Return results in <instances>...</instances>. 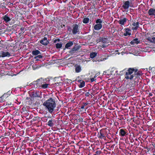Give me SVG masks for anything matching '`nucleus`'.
Masks as SVG:
<instances>
[{"label":"nucleus","instance_id":"obj_44","mask_svg":"<svg viewBox=\"0 0 155 155\" xmlns=\"http://www.w3.org/2000/svg\"><path fill=\"white\" fill-rule=\"evenodd\" d=\"M88 103H84V107L87 106L88 104Z\"/></svg>","mask_w":155,"mask_h":155},{"label":"nucleus","instance_id":"obj_23","mask_svg":"<svg viewBox=\"0 0 155 155\" xmlns=\"http://www.w3.org/2000/svg\"><path fill=\"white\" fill-rule=\"evenodd\" d=\"M78 82L80 83V84L78 85L80 88H82L84 87L85 86V82L84 81L82 80H78Z\"/></svg>","mask_w":155,"mask_h":155},{"label":"nucleus","instance_id":"obj_38","mask_svg":"<svg viewBox=\"0 0 155 155\" xmlns=\"http://www.w3.org/2000/svg\"><path fill=\"white\" fill-rule=\"evenodd\" d=\"M152 42L155 43V37H153L152 38Z\"/></svg>","mask_w":155,"mask_h":155},{"label":"nucleus","instance_id":"obj_46","mask_svg":"<svg viewBox=\"0 0 155 155\" xmlns=\"http://www.w3.org/2000/svg\"><path fill=\"white\" fill-rule=\"evenodd\" d=\"M149 95L150 96H152V93H150L149 94Z\"/></svg>","mask_w":155,"mask_h":155},{"label":"nucleus","instance_id":"obj_22","mask_svg":"<svg viewBox=\"0 0 155 155\" xmlns=\"http://www.w3.org/2000/svg\"><path fill=\"white\" fill-rule=\"evenodd\" d=\"M73 45V41H69L65 45V48L68 49L69 48L72 46Z\"/></svg>","mask_w":155,"mask_h":155},{"label":"nucleus","instance_id":"obj_36","mask_svg":"<svg viewBox=\"0 0 155 155\" xmlns=\"http://www.w3.org/2000/svg\"><path fill=\"white\" fill-rule=\"evenodd\" d=\"M60 41V40L59 38L55 39L54 41V43H56L57 41Z\"/></svg>","mask_w":155,"mask_h":155},{"label":"nucleus","instance_id":"obj_47","mask_svg":"<svg viewBox=\"0 0 155 155\" xmlns=\"http://www.w3.org/2000/svg\"><path fill=\"white\" fill-rule=\"evenodd\" d=\"M95 85H94V86L93 87L92 89L93 90L95 88H96V87H95Z\"/></svg>","mask_w":155,"mask_h":155},{"label":"nucleus","instance_id":"obj_5","mask_svg":"<svg viewBox=\"0 0 155 155\" xmlns=\"http://www.w3.org/2000/svg\"><path fill=\"white\" fill-rule=\"evenodd\" d=\"M107 132L104 129H101L100 132L98 133L97 137L98 138L105 140L106 136H107Z\"/></svg>","mask_w":155,"mask_h":155},{"label":"nucleus","instance_id":"obj_26","mask_svg":"<svg viewBox=\"0 0 155 155\" xmlns=\"http://www.w3.org/2000/svg\"><path fill=\"white\" fill-rule=\"evenodd\" d=\"M97 55V52H94L90 53V57L91 58H94Z\"/></svg>","mask_w":155,"mask_h":155},{"label":"nucleus","instance_id":"obj_18","mask_svg":"<svg viewBox=\"0 0 155 155\" xmlns=\"http://www.w3.org/2000/svg\"><path fill=\"white\" fill-rule=\"evenodd\" d=\"M75 71L77 73L80 72L81 71V67L80 65L75 64L74 65Z\"/></svg>","mask_w":155,"mask_h":155},{"label":"nucleus","instance_id":"obj_19","mask_svg":"<svg viewBox=\"0 0 155 155\" xmlns=\"http://www.w3.org/2000/svg\"><path fill=\"white\" fill-rule=\"evenodd\" d=\"M124 30L125 31V33L124 34V36H130L131 35V33L129 32L131 31V30L129 28H125Z\"/></svg>","mask_w":155,"mask_h":155},{"label":"nucleus","instance_id":"obj_48","mask_svg":"<svg viewBox=\"0 0 155 155\" xmlns=\"http://www.w3.org/2000/svg\"><path fill=\"white\" fill-rule=\"evenodd\" d=\"M101 47L102 48H104L106 46H105V45H103Z\"/></svg>","mask_w":155,"mask_h":155},{"label":"nucleus","instance_id":"obj_53","mask_svg":"<svg viewBox=\"0 0 155 155\" xmlns=\"http://www.w3.org/2000/svg\"><path fill=\"white\" fill-rule=\"evenodd\" d=\"M47 120H48L47 119H46L45 120H46V121H47Z\"/></svg>","mask_w":155,"mask_h":155},{"label":"nucleus","instance_id":"obj_13","mask_svg":"<svg viewBox=\"0 0 155 155\" xmlns=\"http://www.w3.org/2000/svg\"><path fill=\"white\" fill-rule=\"evenodd\" d=\"M47 80L45 79L44 80L42 78L38 79V86L39 87H41L43 84L45 82V81Z\"/></svg>","mask_w":155,"mask_h":155},{"label":"nucleus","instance_id":"obj_33","mask_svg":"<svg viewBox=\"0 0 155 155\" xmlns=\"http://www.w3.org/2000/svg\"><path fill=\"white\" fill-rule=\"evenodd\" d=\"M20 30L21 31V33L23 34L25 32V28L24 27H21L20 28Z\"/></svg>","mask_w":155,"mask_h":155},{"label":"nucleus","instance_id":"obj_8","mask_svg":"<svg viewBox=\"0 0 155 155\" xmlns=\"http://www.w3.org/2000/svg\"><path fill=\"white\" fill-rule=\"evenodd\" d=\"M10 96V94L8 93H5L2 97H0V102H4L9 100V97Z\"/></svg>","mask_w":155,"mask_h":155},{"label":"nucleus","instance_id":"obj_54","mask_svg":"<svg viewBox=\"0 0 155 155\" xmlns=\"http://www.w3.org/2000/svg\"><path fill=\"white\" fill-rule=\"evenodd\" d=\"M103 31V29L101 30V31Z\"/></svg>","mask_w":155,"mask_h":155},{"label":"nucleus","instance_id":"obj_41","mask_svg":"<svg viewBox=\"0 0 155 155\" xmlns=\"http://www.w3.org/2000/svg\"><path fill=\"white\" fill-rule=\"evenodd\" d=\"M96 80V79L95 80L94 78H91V82H93V81H95V80Z\"/></svg>","mask_w":155,"mask_h":155},{"label":"nucleus","instance_id":"obj_51","mask_svg":"<svg viewBox=\"0 0 155 155\" xmlns=\"http://www.w3.org/2000/svg\"><path fill=\"white\" fill-rule=\"evenodd\" d=\"M121 119H124L123 117H121Z\"/></svg>","mask_w":155,"mask_h":155},{"label":"nucleus","instance_id":"obj_32","mask_svg":"<svg viewBox=\"0 0 155 155\" xmlns=\"http://www.w3.org/2000/svg\"><path fill=\"white\" fill-rule=\"evenodd\" d=\"M32 84H34V85H36L37 86V87H38V79L36 81H34L32 82Z\"/></svg>","mask_w":155,"mask_h":155},{"label":"nucleus","instance_id":"obj_11","mask_svg":"<svg viewBox=\"0 0 155 155\" xmlns=\"http://www.w3.org/2000/svg\"><path fill=\"white\" fill-rule=\"evenodd\" d=\"M128 134V130L125 128L121 129L119 130V135L121 136H125Z\"/></svg>","mask_w":155,"mask_h":155},{"label":"nucleus","instance_id":"obj_7","mask_svg":"<svg viewBox=\"0 0 155 155\" xmlns=\"http://www.w3.org/2000/svg\"><path fill=\"white\" fill-rule=\"evenodd\" d=\"M81 48L80 45H75L73 48L69 51V53L71 54H73L77 53L78 51L80 48Z\"/></svg>","mask_w":155,"mask_h":155},{"label":"nucleus","instance_id":"obj_20","mask_svg":"<svg viewBox=\"0 0 155 155\" xmlns=\"http://www.w3.org/2000/svg\"><path fill=\"white\" fill-rule=\"evenodd\" d=\"M148 13L150 15H155V9L153 8H150L148 10Z\"/></svg>","mask_w":155,"mask_h":155},{"label":"nucleus","instance_id":"obj_12","mask_svg":"<svg viewBox=\"0 0 155 155\" xmlns=\"http://www.w3.org/2000/svg\"><path fill=\"white\" fill-rule=\"evenodd\" d=\"M56 120L52 118L49 120L47 124L50 127H53L55 124Z\"/></svg>","mask_w":155,"mask_h":155},{"label":"nucleus","instance_id":"obj_24","mask_svg":"<svg viewBox=\"0 0 155 155\" xmlns=\"http://www.w3.org/2000/svg\"><path fill=\"white\" fill-rule=\"evenodd\" d=\"M41 54L40 52L38 50H34L32 52V54L33 55H37Z\"/></svg>","mask_w":155,"mask_h":155},{"label":"nucleus","instance_id":"obj_2","mask_svg":"<svg viewBox=\"0 0 155 155\" xmlns=\"http://www.w3.org/2000/svg\"><path fill=\"white\" fill-rule=\"evenodd\" d=\"M43 105L45 107L46 109L50 114L54 113V108L56 107V103L54 99L50 97L44 102Z\"/></svg>","mask_w":155,"mask_h":155},{"label":"nucleus","instance_id":"obj_15","mask_svg":"<svg viewBox=\"0 0 155 155\" xmlns=\"http://www.w3.org/2000/svg\"><path fill=\"white\" fill-rule=\"evenodd\" d=\"M127 21H128V19L124 17L122 19H120L118 21V23L121 25H124Z\"/></svg>","mask_w":155,"mask_h":155},{"label":"nucleus","instance_id":"obj_40","mask_svg":"<svg viewBox=\"0 0 155 155\" xmlns=\"http://www.w3.org/2000/svg\"><path fill=\"white\" fill-rule=\"evenodd\" d=\"M147 39L149 41L152 42V40L149 37Z\"/></svg>","mask_w":155,"mask_h":155},{"label":"nucleus","instance_id":"obj_43","mask_svg":"<svg viewBox=\"0 0 155 155\" xmlns=\"http://www.w3.org/2000/svg\"><path fill=\"white\" fill-rule=\"evenodd\" d=\"M5 135H6V136H8V135H9V132H7L6 133H5Z\"/></svg>","mask_w":155,"mask_h":155},{"label":"nucleus","instance_id":"obj_16","mask_svg":"<svg viewBox=\"0 0 155 155\" xmlns=\"http://www.w3.org/2000/svg\"><path fill=\"white\" fill-rule=\"evenodd\" d=\"M2 18V19L4 20L6 23H8L11 20V18L8 16L7 15H5Z\"/></svg>","mask_w":155,"mask_h":155},{"label":"nucleus","instance_id":"obj_49","mask_svg":"<svg viewBox=\"0 0 155 155\" xmlns=\"http://www.w3.org/2000/svg\"><path fill=\"white\" fill-rule=\"evenodd\" d=\"M35 59V61H38L39 60V59L38 58H37L36 59Z\"/></svg>","mask_w":155,"mask_h":155},{"label":"nucleus","instance_id":"obj_3","mask_svg":"<svg viewBox=\"0 0 155 155\" xmlns=\"http://www.w3.org/2000/svg\"><path fill=\"white\" fill-rule=\"evenodd\" d=\"M67 30L69 35H76L79 31V26L77 24L73 25L72 27L68 26Z\"/></svg>","mask_w":155,"mask_h":155},{"label":"nucleus","instance_id":"obj_55","mask_svg":"<svg viewBox=\"0 0 155 155\" xmlns=\"http://www.w3.org/2000/svg\"><path fill=\"white\" fill-rule=\"evenodd\" d=\"M63 26H64L65 25H63Z\"/></svg>","mask_w":155,"mask_h":155},{"label":"nucleus","instance_id":"obj_52","mask_svg":"<svg viewBox=\"0 0 155 155\" xmlns=\"http://www.w3.org/2000/svg\"><path fill=\"white\" fill-rule=\"evenodd\" d=\"M97 89V88H96V89H95L94 90V91L95 90H96Z\"/></svg>","mask_w":155,"mask_h":155},{"label":"nucleus","instance_id":"obj_14","mask_svg":"<svg viewBox=\"0 0 155 155\" xmlns=\"http://www.w3.org/2000/svg\"><path fill=\"white\" fill-rule=\"evenodd\" d=\"M139 23L138 21L136 22L134 21L132 23V25L135 27H132V29L133 30H137L138 28L139 27Z\"/></svg>","mask_w":155,"mask_h":155},{"label":"nucleus","instance_id":"obj_37","mask_svg":"<svg viewBox=\"0 0 155 155\" xmlns=\"http://www.w3.org/2000/svg\"><path fill=\"white\" fill-rule=\"evenodd\" d=\"M90 95V93L89 92H87L85 94L86 96L89 97Z\"/></svg>","mask_w":155,"mask_h":155},{"label":"nucleus","instance_id":"obj_29","mask_svg":"<svg viewBox=\"0 0 155 155\" xmlns=\"http://www.w3.org/2000/svg\"><path fill=\"white\" fill-rule=\"evenodd\" d=\"M103 21V19L98 18L96 21V24H101Z\"/></svg>","mask_w":155,"mask_h":155},{"label":"nucleus","instance_id":"obj_35","mask_svg":"<svg viewBox=\"0 0 155 155\" xmlns=\"http://www.w3.org/2000/svg\"><path fill=\"white\" fill-rule=\"evenodd\" d=\"M34 97H39V95L38 94H37V92L35 93V94H34Z\"/></svg>","mask_w":155,"mask_h":155},{"label":"nucleus","instance_id":"obj_17","mask_svg":"<svg viewBox=\"0 0 155 155\" xmlns=\"http://www.w3.org/2000/svg\"><path fill=\"white\" fill-rule=\"evenodd\" d=\"M140 43V40H139L138 38H136L133 39L130 42V44L131 45H134L135 44H137Z\"/></svg>","mask_w":155,"mask_h":155},{"label":"nucleus","instance_id":"obj_4","mask_svg":"<svg viewBox=\"0 0 155 155\" xmlns=\"http://www.w3.org/2000/svg\"><path fill=\"white\" fill-rule=\"evenodd\" d=\"M132 0L124 1L123 4L121 6V9H123L125 10H127L129 7H134L133 4L131 2Z\"/></svg>","mask_w":155,"mask_h":155},{"label":"nucleus","instance_id":"obj_25","mask_svg":"<svg viewBox=\"0 0 155 155\" xmlns=\"http://www.w3.org/2000/svg\"><path fill=\"white\" fill-rule=\"evenodd\" d=\"M104 59H106V58H104L103 59H102L101 58H94L93 60L92 61L94 62H99L101 61H102L104 60Z\"/></svg>","mask_w":155,"mask_h":155},{"label":"nucleus","instance_id":"obj_39","mask_svg":"<svg viewBox=\"0 0 155 155\" xmlns=\"http://www.w3.org/2000/svg\"><path fill=\"white\" fill-rule=\"evenodd\" d=\"M46 117H47L48 118H51V117L50 116H47V117H43L42 118V119L43 120H45V118H46Z\"/></svg>","mask_w":155,"mask_h":155},{"label":"nucleus","instance_id":"obj_31","mask_svg":"<svg viewBox=\"0 0 155 155\" xmlns=\"http://www.w3.org/2000/svg\"><path fill=\"white\" fill-rule=\"evenodd\" d=\"M42 58V56L41 55H38L37 56H36L35 57V59H36L37 58H38L39 59L41 58Z\"/></svg>","mask_w":155,"mask_h":155},{"label":"nucleus","instance_id":"obj_21","mask_svg":"<svg viewBox=\"0 0 155 155\" xmlns=\"http://www.w3.org/2000/svg\"><path fill=\"white\" fill-rule=\"evenodd\" d=\"M101 24H97L94 26V29L95 30H99L101 29L102 28Z\"/></svg>","mask_w":155,"mask_h":155},{"label":"nucleus","instance_id":"obj_50","mask_svg":"<svg viewBox=\"0 0 155 155\" xmlns=\"http://www.w3.org/2000/svg\"><path fill=\"white\" fill-rule=\"evenodd\" d=\"M98 75H97V74H95L94 76V78H96V77H97Z\"/></svg>","mask_w":155,"mask_h":155},{"label":"nucleus","instance_id":"obj_34","mask_svg":"<svg viewBox=\"0 0 155 155\" xmlns=\"http://www.w3.org/2000/svg\"><path fill=\"white\" fill-rule=\"evenodd\" d=\"M101 153V152L100 150H97L95 152L96 154L98 155L100 154Z\"/></svg>","mask_w":155,"mask_h":155},{"label":"nucleus","instance_id":"obj_9","mask_svg":"<svg viewBox=\"0 0 155 155\" xmlns=\"http://www.w3.org/2000/svg\"><path fill=\"white\" fill-rule=\"evenodd\" d=\"M108 38L107 37H99L97 39V41L98 42H101L104 43H108Z\"/></svg>","mask_w":155,"mask_h":155},{"label":"nucleus","instance_id":"obj_6","mask_svg":"<svg viewBox=\"0 0 155 155\" xmlns=\"http://www.w3.org/2000/svg\"><path fill=\"white\" fill-rule=\"evenodd\" d=\"M11 56L9 52L3 49H0V58L9 57Z\"/></svg>","mask_w":155,"mask_h":155},{"label":"nucleus","instance_id":"obj_30","mask_svg":"<svg viewBox=\"0 0 155 155\" xmlns=\"http://www.w3.org/2000/svg\"><path fill=\"white\" fill-rule=\"evenodd\" d=\"M62 46V44L58 43L55 45L56 48L57 49H59L61 48Z\"/></svg>","mask_w":155,"mask_h":155},{"label":"nucleus","instance_id":"obj_1","mask_svg":"<svg viewBox=\"0 0 155 155\" xmlns=\"http://www.w3.org/2000/svg\"><path fill=\"white\" fill-rule=\"evenodd\" d=\"M122 72H124V79L134 82L135 84H137L140 80V77L143 74L141 71L138 70L136 68H128L124 69Z\"/></svg>","mask_w":155,"mask_h":155},{"label":"nucleus","instance_id":"obj_27","mask_svg":"<svg viewBox=\"0 0 155 155\" xmlns=\"http://www.w3.org/2000/svg\"><path fill=\"white\" fill-rule=\"evenodd\" d=\"M49 85V84H47L45 82L44 84H43L41 87L43 89H45L48 87V86Z\"/></svg>","mask_w":155,"mask_h":155},{"label":"nucleus","instance_id":"obj_10","mask_svg":"<svg viewBox=\"0 0 155 155\" xmlns=\"http://www.w3.org/2000/svg\"><path fill=\"white\" fill-rule=\"evenodd\" d=\"M39 42L41 45L44 46L47 45L49 43V41L47 39V38L46 37H44L42 38Z\"/></svg>","mask_w":155,"mask_h":155},{"label":"nucleus","instance_id":"obj_45","mask_svg":"<svg viewBox=\"0 0 155 155\" xmlns=\"http://www.w3.org/2000/svg\"><path fill=\"white\" fill-rule=\"evenodd\" d=\"M84 106L83 105L81 106V109H84Z\"/></svg>","mask_w":155,"mask_h":155},{"label":"nucleus","instance_id":"obj_42","mask_svg":"<svg viewBox=\"0 0 155 155\" xmlns=\"http://www.w3.org/2000/svg\"><path fill=\"white\" fill-rule=\"evenodd\" d=\"M79 121H81V122H83V119H82V118H80V119H79Z\"/></svg>","mask_w":155,"mask_h":155},{"label":"nucleus","instance_id":"obj_28","mask_svg":"<svg viewBox=\"0 0 155 155\" xmlns=\"http://www.w3.org/2000/svg\"><path fill=\"white\" fill-rule=\"evenodd\" d=\"M89 20V19L87 17L84 18L83 20V22L84 24H87L88 23Z\"/></svg>","mask_w":155,"mask_h":155}]
</instances>
